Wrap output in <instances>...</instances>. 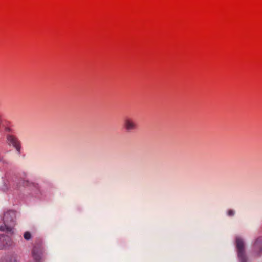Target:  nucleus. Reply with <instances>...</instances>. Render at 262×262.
<instances>
[{
    "label": "nucleus",
    "instance_id": "obj_2",
    "mask_svg": "<svg viewBox=\"0 0 262 262\" xmlns=\"http://www.w3.org/2000/svg\"><path fill=\"white\" fill-rule=\"evenodd\" d=\"M123 126L126 132H131L137 129L138 124L133 118L127 117L124 120Z\"/></svg>",
    "mask_w": 262,
    "mask_h": 262
},
{
    "label": "nucleus",
    "instance_id": "obj_1",
    "mask_svg": "<svg viewBox=\"0 0 262 262\" xmlns=\"http://www.w3.org/2000/svg\"><path fill=\"white\" fill-rule=\"evenodd\" d=\"M15 217V212L12 211H9L6 212L4 215V226H0L1 231H7L11 232L14 227V219Z\"/></svg>",
    "mask_w": 262,
    "mask_h": 262
},
{
    "label": "nucleus",
    "instance_id": "obj_8",
    "mask_svg": "<svg viewBox=\"0 0 262 262\" xmlns=\"http://www.w3.org/2000/svg\"><path fill=\"white\" fill-rule=\"evenodd\" d=\"M258 240L257 239V240L255 242V245L257 244H258Z\"/></svg>",
    "mask_w": 262,
    "mask_h": 262
},
{
    "label": "nucleus",
    "instance_id": "obj_3",
    "mask_svg": "<svg viewBox=\"0 0 262 262\" xmlns=\"http://www.w3.org/2000/svg\"><path fill=\"white\" fill-rule=\"evenodd\" d=\"M236 245L238 253V256L241 262H246V257L244 254V243L243 241L237 237L236 239Z\"/></svg>",
    "mask_w": 262,
    "mask_h": 262
},
{
    "label": "nucleus",
    "instance_id": "obj_6",
    "mask_svg": "<svg viewBox=\"0 0 262 262\" xmlns=\"http://www.w3.org/2000/svg\"><path fill=\"white\" fill-rule=\"evenodd\" d=\"M24 237L26 239L28 240L31 238V234L29 232H26L24 233Z\"/></svg>",
    "mask_w": 262,
    "mask_h": 262
},
{
    "label": "nucleus",
    "instance_id": "obj_5",
    "mask_svg": "<svg viewBox=\"0 0 262 262\" xmlns=\"http://www.w3.org/2000/svg\"><path fill=\"white\" fill-rule=\"evenodd\" d=\"M42 248L40 246L35 247L32 250V256L36 262H39L42 258Z\"/></svg>",
    "mask_w": 262,
    "mask_h": 262
},
{
    "label": "nucleus",
    "instance_id": "obj_4",
    "mask_svg": "<svg viewBox=\"0 0 262 262\" xmlns=\"http://www.w3.org/2000/svg\"><path fill=\"white\" fill-rule=\"evenodd\" d=\"M7 142L9 145H12L18 152L20 151V143L17 138L13 135H8L7 137Z\"/></svg>",
    "mask_w": 262,
    "mask_h": 262
},
{
    "label": "nucleus",
    "instance_id": "obj_7",
    "mask_svg": "<svg viewBox=\"0 0 262 262\" xmlns=\"http://www.w3.org/2000/svg\"><path fill=\"white\" fill-rule=\"evenodd\" d=\"M234 214V212L233 210H230L228 211V215L229 216H232Z\"/></svg>",
    "mask_w": 262,
    "mask_h": 262
}]
</instances>
